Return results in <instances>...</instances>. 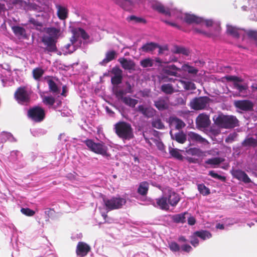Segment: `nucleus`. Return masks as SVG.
<instances>
[{
	"label": "nucleus",
	"instance_id": "nucleus-1",
	"mask_svg": "<svg viewBox=\"0 0 257 257\" xmlns=\"http://www.w3.org/2000/svg\"><path fill=\"white\" fill-rule=\"evenodd\" d=\"M114 130L116 135L123 140H130L134 138L133 128L127 122H117L114 125Z\"/></svg>",
	"mask_w": 257,
	"mask_h": 257
},
{
	"label": "nucleus",
	"instance_id": "nucleus-2",
	"mask_svg": "<svg viewBox=\"0 0 257 257\" xmlns=\"http://www.w3.org/2000/svg\"><path fill=\"white\" fill-rule=\"evenodd\" d=\"M213 121L220 127L226 129L232 128L238 125V119L233 115L219 114L213 117Z\"/></svg>",
	"mask_w": 257,
	"mask_h": 257
},
{
	"label": "nucleus",
	"instance_id": "nucleus-3",
	"mask_svg": "<svg viewBox=\"0 0 257 257\" xmlns=\"http://www.w3.org/2000/svg\"><path fill=\"white\" fill-rule=\"evenodd\" d=\"M84 143L92 152L103 156H110V154L107 152V147L104 143L102 142L96 143L91 139H87L84 141Z\"/></svg>",
	"mask_w": 257,
	"mask_h": 257
},
{
	"label": "nucleus",
	"instance_id": "nucleus-4",
	"mask_svg": "<svg viewBox=\"0 0 257 257\" xmlns=\"http://www.w3.org/2000/svg\"><path fill=\"white\" fill-rule=\"evenodd\" d=\"M28 117L36 122L42 121L45 118V111L44 108L39 106H35L28 110Z\"/></svg>",
	"mask_w": 257,
	"mask_h": 257
},
{
	"label": "nucleus",
	"instance_id": "nucleus-5",
	"mask_svg": "<svg viewBox=\"0 0 257 257\" xmlns=\"http://www.w3.org/2000/svg\"><path fill=\"white\" fill-rule=\"evenodd\" d=\"M103 202L107 209L112 210L121 208L125 204L126 200L120 197H112L110 199L104 198Z\"/></svg>",
	"mask_w": 257,
	"mask_h": 257
},
{
	"label": "nucleus",
	"instance_id": "nucleus-6",
	"mask_svg": "<svg viewBox=\"0 0 257 257\" xmlns=\"http://www.w3.org/2000/svg\"><path fill=\"white\" fill-rule=\"evenodd\" d=\"M211 99L207 96H200L193 98L190 103V107L196 110L204 109L208 105Z\"/></svg>",
	"mask_w": 257,
	"mask_h": 257
},
{
	"label": "nucleus",
	"instance_id": "nucleus-7",
	"mask_svg": "<svg viewBox=\"0 0 257 257\" xmlns=\"http://www.w3.org/2000/svg\"><path fill=\"white\" fill-rule=\"evenodd\" d=\"M41 42L44 45V52L47 53H55L57 51L56 43L57 41L48 37V36H44L41 38Z\"/></svg>",
	"mask_w": 257,
	"mask_h": 257
},
{
	"label": "nucleus",
	"instance_id": "nucleus-8",
	"mask_svg": "<svg viewBox=\"0 0 257 257\" xmlns=\"http://www.w3.org/2000/svg\"><path fill=\"white\" fill-rule=\"evenodd\" d=\"M14 96L18 102L22 104L28 103L30 101V95L24 86L18 88L15 92Z\"/></svg>",
	"mask_w": 257,
	"mask_h": 257
},
{
	"label": "nucleus",
	"instance_id": "nucleus-9",
	"mask_svg": "<svg viewBox=\"0 0 257 257\" xmlns=\"http://www.w3.org/2000/svg\"><path fill=\"white\" fill-rule=\"evenodd\" d=\"M91 247L89 244L83 241H79L76 248V253L78 256L84 257L90 251Z\"/></svg>",
	"mask_w": 257,
	"mask_h": 257
},
{
	"label": "nucleus",
	"instance_id": "nucleus-10",
	"mask_svg": "<svg viewBox=\"0 0 257 257\" xmlns=\"http://www.w3.org/2000/svg\"><path fill=\"white\" fill-rule=\"evenodd\" d=\"M235 107L243 111H250L253 109V104L249 100H236L234 102Z\"/></svg>",
	"mask_w": 257,
	"mask_h": 257
},
{
	"label": "nucleus",
	"instance_id": "nucleus-11",
	"mask_svg": "<svg viewBox=\"0 0 257 257\" xmlns=\"http://www.w3.org/2000/svg\"><path fill=\"white\" fill-rule=\"evenodd\" d=\"M154 106L159 110H167L169 107V99L167 96L160 97L154 101Z\"/></svg>",
	"mask_w": 257,
	"mask_h": 257
},
{
	"label": "nucleus",
	"instance_id": "nucleus-12",
	"mask_svg": "<svg viewBox=\"0 0 257 257\" xmlns=\"http://www.w3.org/2000/svg\"><path fill=\"white\" fill-rule=\"evenodd\" d=\"M45 31L47 34L48 35V37H50L56 41H57L63 32V30L59 26L48 27L46 28Z\"/></svg>",
	"mask_w": 257,
	"mask_h": 257
},
{
	"label": "nucleus",
	"instance_id": "nucleus-13",
	"mask_svg": "<svg viewBox=\"0 0 257 257\" xmlns=\"http://www.w3.org/2000/svg\"><path fill=\"white\" fill-rule=\"evenodd\" d=\"M137 111L147 118L153 117L156 113V110L152 107H146L144 105H139L137 108Z\"/></svg>",
	"mask_w": 257,
	"mask_h": 257
},
{
	"label": "nucleus",
	"instance_id": "nucleus-14",
	"mask_svg": "<svg viewBox=\"0 0 257 257\" xmlns=\"http://www.w3.org/2000/svg\"><path fill=\"white\" fill-rule=\"evenodd\" d=\"M196 122L199 128L207 127L210 124L209 116L204 113L200 114L196 118Z\"/></svg>",
	"mask_w": 257,
	"mask_h": 257
},
{
	"label": "nucleus",
	"instance_id": "nucleus-15",
	"mask_svg": "<svg viewBox=\"0 0 257 257\" xmlns=\"http://www.w3.org/2000/svg\"><path fill=\"white\" fill-rule=\"evenodd\" d=\"M168 122L170 126H174L176 130H180L186 125L185 122L181 119L175 116H171L168 118Z\"/></svg>",
	"mask_w": 257,
	"mask_h": 257
},
{
	"label": "nucleus",
	"instance_id": "nucleus-16",
	"mask_svg": "<svg viewBox=\"0 0 257 257\" xmlns=\"http://www.w3.org/2000/svg\"><path fill=\"white\" fill-rule=\"evenodd\" d=\"M118 61L124 70L129 71L135 70L136 64L133 60L121 57L118 59Z\"/></svg>",
	"mask_w": 257,
	"mask_h": 257
},
{
	"label": "nucleus",
	"instance_id": "nucleus-17",
	"mask_svg": "<svg viewBox=\"0 0 257 257\" xmlns=\"http://www.w3.org/2000/svg\"><path fill=\"white\" fill-rule=\"evenodd\" d=\"M232 175L234 178H236L238 180L243 182L245 183H249L251 182V180L247 175L244 171L240 170H235L233 171Z\"/></svg>",
	"mask_w": 257,
	"mask_h": 257
},
{
	"label": "nucleus",
	"instance_id": "nucleus-18",
	"mask_svg": "<svg viewBox=\"0 0 257 257\" xmlns=\"http://www.w3.org/2000/svg\"><path fill=\"white\" fill-rule=\"evenodd\" d=\"M183 20L188 24H199L203 22L202 18L194 15L187 13L185 14Z\"/></svg>",
	"mask_w": 257,
	"mask_h": 257
},
{
	"label": "nucleus",
	"instance_id": "nucleus-19",
	"mask_svg": "<svg viewBox=\"0 0 257 257\" xmlns=\"http://www.w3.org/2000/svg\"><path fill=\"white\" fill-rule=\"evenodd\" d=\"M179 195L174 191L169 190L167 197L168 204L172 206H175L180 201Z\"/></svg>",
	"mask_w": 257,
	"mask_h": 257
},
{
	"label": "nucleus",
	"instance_id": "nucleus-20",
	"mask_svg": "<svg viewBox=\"0 0 257 257\" xmlns=\"http://www.w3.org/2000/svg\"><path fill=\"white\" fill-rule=\"evenodd\" d=\"M241 146L245 148H256L257 147V136L255 138L247 136L242 142Z\"/></svg>",
	"mask_w": 257,
	"mask_h": 257
},
{
	"label": "nucleus",
	"instance_id": "nucleus-21",
	"mask_svg": "<svg viewBox=\"0 0 257 257\" xmlns=\"http://www.w3.org/2000/svg\"><path fill=\"white\" fill-rule=\"evenodd\" d=\"M117 56V53L114 50H110L107 51L105 53V57L101 62L99 64L102 66H105L108 62L114 60Z\"/></svg>",
	"mask_w": 257,
	"mask_h": 257
},
{
	"label": "nucleus",
	"instance_id": "nucleus-22",
	"mask_svg": "<svg viewBox=\"0 0 257 257\" xmlns=\"http://www.w3.org/2000/svg\"><path fill=\"white\" fill-rule=\"evenodd\" d=\"M57 15L58 18L61 20H65L68 16V10L61 5H56Z\"/></svg>",
	"mask_w": 257,
	"mask_h": 257
},
{
	"label": "nucleus",
	"instance_id": "nucleus-23",
	"mask_svg": "<svg viewBox=\"0 0 257 257\" xmlns=\"http://www.w3.org/2000/svg\"><path fill=\"white\" fill-rule=\"evenodd\" d=\"M180 71L181 69L178 68L174 64L167 66L163 69L164 73L173 76H177L178 74L177 72Z\"/></svg>",
	"mask_w": 257,
	"mask_h": 257
},
{
	"label": "nucleus",
	"instance_id": "nucleus-24",
	"mask_svg": "<svg viewBox=\"0 0 257 257\" xmlns=\"http://www.w3.org/2000/svg\"><path fill=\"white\" fill-rule=\"evenodd\" d=\"M159 45L154 42L147 43L143 45L140 49L139 51L145 53H150L155 50Z\"/></svg>",
	"mask_w": 257,
	"mask_h": 257
},
{
	"label": "nucleus",
	"instance_id": "nucleus-25",
	"mask_svg": "<svg viewBox=\"0 0 257 257\" xmlns=\"http://www.w3.org/2000/svg\"><path fill=\"white\" fill-rule=\"evenodd\" d=\"M170 134L172 139L180 144H184L186 141V136L182 131L173 135L171 131Z\"/></svg>",
	"mask_w": 257,
	"mask_h": 257
},
{
	"label": "nucleus",
	"instance_id": "nucleus-26",
	"mask_svg": "<svg viewBox=\"0 0 257 257\" xmlns=\"http://www.w3.org/2000/svg\"><path fill=\"white\" fill-rule=\"evenodd\" d=\"M156 204L162 210H168L169 205L167 202V197L162 196L156 199Z\"/></svg>",
	"mask_w": 257,
	"mask_h": 257
},
{
	"label": "nucleus",
	"instance_id": "nucleus-27",
	"mask_svg": "<svg viewBox=\"0 0 257 257\" xmlns=\"http://www.w3.org/2000/svg\"><path fill=\"white\" fill-rule=\"evenodd\" d=\"M115 3L125 11L132 9L133 3L130 0H114Z\"/></svg>",
	"mask_w": 257,
	"mask_h": 257
},
{
	"label": "nucleus",
	"instance_id": "nucleus-28",
	"mask_svg": "<svg viewBox=\"0 0 257 257\" xmlns=\"http://www.w3.org/2000/svg\"><path fill=\"white\" fill-rule=\"evenodd\" d=\"M153 9L159 13L164 14L166 16H170L171 13L169 8H165L160 3H156L153 5Z\"/></svg>",
	"mask_w": 257,
	"mask_h": 257
},
{
	"label": "nucleus",
	"instance_id": "nucleus-29",
	"mask_svg": "<svg viewBox=\"0 0 257 257\" xmlns=\"http://www.w3.org/2000/svg\"><path fill=\"white\" fill-rule=\"evenodd\" d=\"M188 215H189V214L187 212H185L183 213L174 215L172 216V219L173 222L175 223H184L186 222V216Z\"/></svg>",
	"mask_w": 257,
	"mask_h": 257
},
{
	"label": "nucleus",
	"instance_id": "nucleus-30",
	"mask_svg": "<svg viewBox=\"0 0 257 257\" xmlns=\"http://www.w3.org/2000/svg\"><path fill=\"white\" fill-rule=\"evenodd\" d=\"M224 161V159L223 158L220 157H215L207 159L205 161V163L206 164L210 165L212 168H215L216 166H218Z\"/></svg>",
	"mask_w": 257,
	"mask_h": 257
},
{
	"label": "nucleus",
	"instance_id": "nucleus-31",
	"mask_svg": "<svg viewBox=\"0 0 257 257\" xmlns=\"http://www.w3.org/2000/svg\"><path fill=\"white\" fill-rule=\"evenodd\" d=\"M12 29L16 36L20 38L26 37V32L25 29L20 26H13Z\"/></svg>",
	"mask_w": 257,
	"mask_h": 257
},
{
	"label": "nucleus",
	"instance_id": "nucleus-32",
	"mask_svg": "<svg viewBox=\"0 0 257 257\" xmlns=\"http://www.w3.org/2000/svg\"><path fill=\"white\" fill-rule=\"evenodd\" d=\"M188 136L190 139L192 141H195L200 143H203L207 142L206 139L202 138L200 135L194 132H190L188 133Z\"/></svg>",
	"mask_w": 257,
	"mask_h": 257
},
{
	"label": "nucleus",
	"instance_id": "nucleus-33",
	"mask_svg": "<svg viewBox=\"0 0 257 257\" xmlns=\"http://www.w3.org/2000/svg\"><path fill=\"white\" fill-rule=\"evenodd\" d=\"M49 91L54 94H58L60 92V89L56 83L52 79L47 81Z\"/></svg>",
	"mask_w": 257,
	"mask_h": 257
},
{
	"label": "nucleus",
	"instance_id": "nucleus-34",
	"mask_svg": "<svg viewBox=\"0 0 257 257\" xmlns=\"http://www.w3.org/2000/svg\"><path fill=\"white\" fill-rule=\"evenodd\" d=\"M72 33L74 35L79 36L80 35L81 38L84 40H87L89 38V35L86 32V31L83 29L81 28L73 29L72 30Z\"/></svg>",
	"mask_w": 257,
	"mask_h": 257
},
{
	"label": "nucleus",
	"instance_id": "nucleus-35",
	"mask_svg": "<svg viewBox=\"0 0 257 257\" xmlns=\"http://www.w3.org/2000/svg\"><path fill=\"white\" fill-rule=\"evenodd\" d=\"M149 190V183L147 181H144L140 184L138 189V193L143 196L146 195Z\"/></svg>",
	"mask_w": 257,
	"mask_h": 257
},
{
	"label": "nucleus",
	"instance_id": "nucleus-36",
	"mask_svg": "<svg viewBox=\"0 0 257 257\" xmlns=\"http://www.w3.org/2000/svg\"><path fill=\"white\" fill-rule=\"evenodd\" d=\"M180 83L183 88L186 90H194L196 89L195 84L191 81H186L184 80H180Z\"/></svg>",
	"mask_w": 257,
	"mask_h": 257
},
{
	"label": "nucleus",
	"instance_id": "nucleus-37",
	"mask_svg": "<svg viewBox=\"0 0 257 257\" xmlns=\"http://www.w3.org/2000/svg\"><path fill=\"white\" fill-rule=\"evenodd\" d=\"M125 105L134 108L138 103V100L130 97H125L122 101Z\"/></svg>",
	"mask_w": 257,
	"mask_h": 257
},
{
	"label": "nucleus",
	"instance_id": "nucleus-38",
	"mask_svg": "<svg viewBox=\"0 0 257 257\" xmlns=\"http://www.w3.org/2000/svg\"><path fill=\"white\" fill-rule=\"evenodd\" d=\"M44 73V70L40 67L35 68L32 71L33 78L36 80H39Z\"/></svg>",
	"mask_w": 257,
	"mask_h": 257
},
{
	"label": "nucleus",
	"instance_id": "nucleus-39",
	"mask_svg": "<svg viewBox=\"0 0 257 257\" xmlns=\"http://www.w3.org/2000/svg\"><path fill=\"white\" fill-rule=\"evenodd\" d=\"M152 125L153 127L159 130H162L165 128V125L161 118L158 117L153 119L152 121Z\"/></svg>",
	"mask_w": 257,
	"mask_h": 257
},
{
	"label": "nucleus",
	"instance_id": "nucleus-40",
	"mask_svg": "<svg viewBox=\"0 0 257 257\" xmlns=\"http://www.w3.org/2000/svg\"><path fill=\"white\" fill-rule=\"evenodd\" d=\"M169 153L173 157L178 159V160H183L184 158L183 156L179 153L178 150L177 149L170 147Z\"/></svg>",
	"mask_w": 257,
	"mask_h": 257
},
{
	"label": "nucleus",
	"instance_id": "nucleus-41",
	"mask_svg": "<svg viewBox=\"0 0 257 257\" xmlns=\"http://www.w3.org/2000/svg\"><path fill=\"white\" fill-rule=\"evenodd\" d=\"M161 90L167 94H172L174 92V88L172 84H165L161 86Z\"/></svg>",
	"mask_w": 257,
	"mask_h": 257
},
{
	"label": "nucleus",
	"instance_id": "nucleus-42",
	"mask_svg": "<svg viewBox=\"0 0 257 257\" xmlns=\"http://www.w3.org/2000/svg\"><path fill=\"white\" fill-rule=\"evenodd\" d=\"M195 234L203 240L210 238L212 236L211 234L209 231L206 230L197 231L195 232Z\"/></svg>",
	"mask_w": 257,
	"mask_h": 257
},
{
	"label": "nucleus",
	"instance_id": "nucleus-43",
	"mask_svg": "<svg viewBox=\"0 0 257 257\" xmlns=\"http://www.w3.org/2000/svg\"><path fill=\"white\" fill-rule=\"evenodd\" d=\"M227 32L234 38H238L239 37L238 29L235 27L231 26H227Z\"/></svg>",
	"mask_w": 257,
	"mask_h": 257
},
{
	"label": "nucleus",
	"instance_id": "nucleus-44",
	"mask_svg": "<svg viewBox=\"0 0 257 257\" xmlns=\"http://www.w3.org/2000/svg\"><path fill=\"white\" fill-rule=\"evenodd\" d=\"M197 187L200 193L204 196L208 195L210 193L209 189L203 184H198Z\"/></svg>",
	"mask_w": 257,
	"mask_h": 257
},
{
	"label": "nucleus",
	"instance_id": "nucleus-45",
	"mask_svg": "<svg viewBox=\"0 0 257 257\" xmlns=\"http://www.w3.org/2000/svg\"><path fill=\"white\" fill-rule=\"evenodd\" d=\"M188 155L192 156H200L202 153V151L196 148H191L186 151Z\"/></svg>",
	"mask_w": 257,
	"mask_h": 257
},
{
	"label": "nucleus",
	"instance_id": "nucleus-46",
	"mask_svg": "<svg viewBox=\"0 0 257 257\" xmlns=\"http://www.w3.org/2000/svg\"><path fill=\"white\" fill-rule=\"evenodd\" d=\"M43 102L47 105L52 106L55 102V99L52 96H45L43 98Z\"/></svg>",
	"mask_w": 257,
	"mask_h": 257
},
{
	"label": "nucleus",
	"instance_id": "nucleus-47",
	"mask_svg": "<svg viewBox=\"0 0 257 257\" xmlns=\"http://www.w3.org/2000/svg\"><path fill=\"white\" fill-rule=\"evenodd\" d=\"M140 65L144 68L152 67L153 61L151 58H146L140 61Z\"/></svg>",
	"mask_w": 257,
	"mask_h": 257
},
{
	"label": "nucleus",
	"instance_id": "nucleus-48",
	"mask_svg": "<svg viewBox=\"0 0 257 257\" xmlns=\"http://www.w3.org/2000/svg\"><path fill=\"white\" fill-rule=\"evenodd\" d=\"M220 133V131L218 128L211 127L207 131V134L211 138L215 137Z\"/></svg>",
	"mask_w": 257,
	"mask_h": 257
},
{
	"label": "nucleus",
	"instance_id": "nucleus-49",
	"mask_svg": "<svg viewBox=\"0 0 257 257\" xmlns=\"http://www.w3.org/2000/svg\"><path fill=\"white\" fill-rule=\"evenodd\" d=\"M208 175L213 178L219 179L222 181H225L226 180V177L225 176H221L215 173L214 171H210Z\"/></svg>",
	"mask_w": 257,
	"mask_h": 257
},
{
	"label": "nucleus",
	"instance_id": "nucleus-50",
	"mask_svg": "<svg viewBox=\"0 0 257 257\" xmlns=\"http://www.w3.org/2000/svg\"><path fill=\"white\" fill-rule=\"evenodd\" d=\"M169 247L173 252L179 251L180 249L179 245L175 241L169 243Z\"/></svg>",
	"mask_w": 257,
	"mask_h": 257
},
{
	"label": "nucleus",
	"instance_id": "nucleus-51",
	"mask_svg": "<svg viewBox=\"0 0 257 257\" xmlns=\"http://www.w3.org/2000/svg\"><path fill=\"white\" fill-rule=\"evenodd\" d=\"M111 73L114 77L122 76V71L117 66L113 67Z\"/></svg>",
	"mask_w": 257,
	"mask_h": 257
},
{
	"label": "nucleus",
	"instance_id": "nucleus-52",
	"mask_svg": "<svg viewBox=\"0 0 257 257\" xmlns=\"http://www.w3.org/2000/svg\"><path fill=\"white\" fill-rule=\"evenodd\" d=\"M29 23L34 25L36 27L37 29H38L39 27L41 28L43 27V23L33 18H30L29 20Z\"/></svg>",
	"mask_w": 257,
	"mask_h": 257
},
{
	"label": "nucleus",
	"instance_id": "nucleus-53",
	"mask_svg": "<svg viewBox=\"0 0 257 257\" xmlns=\"http://www.w3.org/2000/svg\"><path fill=\"white\" fill-rule=\"evenodd\" d=\"M176 53L182 54L185 56H188L190 54L189 49L184 47H177L175 51Z\"/></svg>",
	"mask_w": 257,
	"mask_h": 257
},
{
	"label": "nucleus",
	"instance_id": "nucleus-54",
	"mask_svg": "<svg viewBox=\"0 0 257 257\" xmlns=\"http://www.w3.org/2000/svg\"><path fill=\"white\" fill-rule=\"evenodd\" d=\"M21 211L23 214L28 216H32L35 213L34 211L29 208H22Z\"/></svg>",
	"mask_w": 257,
	"mask_h": 257
},
{
	"label": "nucleus",
	"instance_id": "nucleus-55",
	"mask_svg": "<svg viewBox=\"0 0 257 257\" xmlns=\"http://www.w3.org/2000/svg\"><path fill=\"white\" fill-rule=\"evenodd\" d=\"M123 77H114L112 76L111 78V83L113 85H117L122 83Z\"/></svg>",
	"mask_w": 257,
	"mask_h": 257
},
{
	"label": "nucleus",
	"instance_id": "nucleus-56",
	"mask_svg": "<svg viewBox=\"0 0 257 257\" xmlns=\"http://www.w3.org/2000/svg\"><path fill=\"white\" fill-rule=\"evenodd\" d=\"M114 93L116 97L118 99H120L122 101L123 100V98L125 97L123 96L126 94V92H125L123 90L116 89L114 91Z\"/></svg>",
	"mask_w": 257,
	"mask_h": 257
},
{
	"label": "nucleus",
	"instance_id": "nucleus-57",
	"mask_svg": "<svg viewBox=\"0 0 257 257\" xmlns=\"http://www.w3.org/2000/svg\"><path fill=\"white\" fill-rule=\"evenodd\" d=\"M234 87L236 88L239 92H242L243 91L247 89V85L240 84L237 82L233 83Z\"/></svg>",
	"mask_w": 257,
	"mask_h": 257
},
{
	"label": "nucleus",
	"instance_id": "nucleus-58",
	"mask_svg": "<svg viewBox=\"0 0 257 257\" xmlns=\"http://www.w3.org/2000/svg\"><path fill=\"white\" fill-rule=\"evenodd\" d=\"M184 68H186V70L188 71L189 73L192 74H196L198 72V70L194 67L190 66L188 65H185L183 66Z\"/></svg>",
	"mask_w": 257,
	"mask_h": 257
},
{
	"label": "nucleus",
	"instance_id": "nucleus-59",
	"mask_svg": "<svg viewBox=\"0 0 257 257\" xmlns=\"http://www.w3.org/2000/svg\"><path fill=\"white\" fill-rule=\"evenodd\" d=\"M246 33L249 38L257 40V31L253 30H248Z\"/></svg>",
	"mask_w": 257,
	"mask_h": 257
},
{
	"label": "nucleus",
	"instance_id": "nucleus-60",
	"mask_svg": "<svg viewBox=\"0 0 257 257\" xmlns=\"http://www.w3.org/2000/svg\"><path fill=\"white\" fill-rule=\"evenodd\" d=\"M226 79L228 81H233L234 82H241L242 79L235 76H227L225 77Z\"/></svg>",
	"mask_w": 257,
	"mask_h": 257
},
{
	"label": "nucleus",
	"instance_id": "nucleus-61",
	"mask_svg": "<svg viewBox=\"0 0 257 257\" xmlns=\"http://www.w3.org/2000/svg\"><path fill=\"white\" fill-rule=\"evenodd\" d=\"M129 21H134L137 23H146V20L141 18L137 17L135 16H131L127 18Z\"/></svg>",
	"mask_w": 257,
	"mask_h": 257
},
{
	"label": "nucleus",
	"instance_id": "nucleus-62",
	"mask_svg": "<svg viewBox=\"0 0 257 257\" xmlns=\"http://www.w3.org/2000/svg\"><path fill=\"white\" fill-rule=\"evenodd\" d=\"M78 37V35H74L73 34V36L70 39L71 44H67L66 46V48L67 49H69L71 45H73L74 44H75L77 41Z\"/></svg>",
	"mask_w": 257,
	"mask_h": 257
},
{
	"label": "nucleus",
	"instance_id": "nucleus-63",
	"mask_svg": "<svg viewBox=\"0 0 257 257\" xmlns=\"http://www.w3.org/2000/svg\"><path fill=\"white\" fill-rule=\"evenodd\" d=\"M155 144L159 150L164 151L165 147L162 142L157 140Z\"/></svg>",
	"mask_w": 257,
	"mask_h": 257
},
{
	"label": "nucleus",
	"instance_id": "nucleus-64",
	"mask_svg": "<svg viewBox=\"0 0 257 257\" xmlns=\"http://www.w3.org/2000/svg\"><path fill=\"white\" fill-rule=\"evenodd\" d=\"M182 250L189 252L192 250L191 246L189 244H184L181 246Z\"/></svg>",
	"mask_w": 257,
	"mask_h": 257
}]
</instances>
